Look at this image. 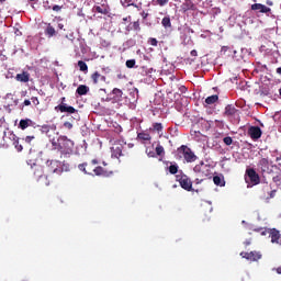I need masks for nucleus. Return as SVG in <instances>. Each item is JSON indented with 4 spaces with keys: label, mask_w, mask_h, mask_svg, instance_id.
<instances>
[{
    "label": "nucleus",
    "mask_w": 281,
    "mask_h": 281,
    "mask_svg": "<svg viewBox=\"0 0 281 281\" xmlns=\"http://www.w3.org/2000/svg\"><path fill=\"white\" fill-rule=\"evenodd\" d=\"M178 154L180 157H183L184 161L187 164H194L196 161L198 157L194 155V151L187 145H182L178 148Z\"/></svg>",
    "instance_id": "f03ea898"
},
{
    "label": "nucleus",
    "mask_w": 281,
    "mask_h": 281,
    "mask_svg": "<svg viewBox=\"0 0 281 281\" xmlns=\"http://www.w3.org/2000/svg\"><path fill=\"white\" fill-rule=\"evenodd\" d=\"M50 144L54 150L60 153V157H69V155H74L75 143L66 135H60L57 139H50Z\"/></svg>",
    "instance_id": "f257e3e1"
},
{
    "label": "nucleus",
    "mask_w": 281,
    "mask_h": 281,
    "mask_svg": "<svg viewBox=\"0 0 281 281\" xmlns=\"http://www.w3.org/2000/svg\"><path fill=\"white\" fill-rule=\"evenodd\" d=\"M111 150H112V157H115V159H120V157H122V145L120 144L113 145Z\"/></svg>",
    "instance_id": "aec40b11"
},
{
    "label": "nucleus",
    "mask_w": 281,
    "mask_h": 281,
    "mask_svg": "<svg viewBox=\"0 0 281 281\" xmlns=\"http://www.w3.org/2000/svg\"><path fill=\"white\" fill-rule=\"evenodd\" d=\"M64 128H67L68 131H71V128H74V124H71V122H65L64 123Z\"/></svg>",
    "instance_id": "37998d69"
},
{
    "label": "nucleus",
    "mask_w": 281,
    "mask_h": 281,
    "mask_svg": "<svg viewBox=\"0 0 281 281\" xmlns=\"http://www.w3.org/2000/svg\"><path fill=\"white\" fill-rule=\"evenodd\" d=\"M60 170H61V172H69V164H67L65 161L61 162Z\"/></svg>",
    "instance_id": "4c0bfd02"
},
{
    "label": "nucleus",
    "mask_w": 281,
    "mask_h": 281,
    "mask_svg": "<svg viewBox=\"0 0 281 281\" xmlns=\"http://www.w3.org/2000/svg\"><path fill=\"white\" fill-rule=\"evenodd\" d=\"M32 139H34V136H26L24 138V142H26V144H31L32 143Z\"/></svg>",
    "instance_id": "49530a36"
},
{
    "label": "nucleus",
    "mask_w": 281,
    "mask_h": 281,
    "mask_svg": "<svg viewBox=\"0 0 281 281\" xmlns=\"http://www.w3.org/2000/svg\"><path fill=\"white\" fill-rule=\"evenodd\" d=\"M170 175H177L179 172V165L173 164L168 168Z\"/></svg>",
    "instance_id": "c756f323"
},
{
    "label": "nucleus",
    "mask_w": 281,
    "mask_h": 281,
    "mask_svg": "<svg viewBox=\"0 0 281 281\" xmlns=\"http://www.w3.org/2000/svg\"><path fill=\"white\" fill-rule=\"evenodd\" d=\"M274 179V181H278V177L277 178H273Z\"/></svg>",
    "instance_id": "0e129e2a"
},
{
    "label": "nucleus",
    "mask_w": 281,
    "mask_h": 281,
    "mask_svg": "<svg viewBox=\"0 0 281 281\" xmlns=\"http://www.w3.org/2000/svg\"><path fill=\"white\" fill-rule=\"evenodd\" d=\"M140 15L143 16L144 20L148 19V13H146L145 11H143Z\"/></svg>",
    "instance_id": "864d4df0"
},
{
    "label": "nucleus",
    "mask_w": 281,
    "mask_h": 281,
    "mask_svg": "<svg viewBox=\"0 0 281 281\" xmlns=\"http://www.w3.org/2000/svg\"><path fill=\"white\" fill-rule=\"evenodd\" d=\"M279 95L281 97V88L279 89Z\"/></svg>",
    "instance_id": "680f3d73"
},
{
    "label": "nucleus",
    "mask_w": 281,
    "mask_h": 281,
    "mask_svg": "<svg viewBox=\"0 0 281 281\" xmlns=\"http://www.w3.org/2000/svg\"><path fill=\"white\" fill-rule=\"evenodd\" d=\"M255 232H258L260 236H269V228H257Z\"/></svg>",
    "instance_id": "473e14b6"
},
{
    "label": "nucleus",
    "mask_w": 281,
    "mask_h": 281,
    "mask_svg": "<svg viewBox=\"0 0 281 281\" xmlns=\"http://www.w3.org/2000/svg\"><path fill=\"white\" fill-rule=\"evenodd\" d=\"M257 166H258L259 170H261V172H269V159L268 158H261Z\"/></svg>",
    "instance_id": "f3484780"
},
{
    "label": "nucleus",
    "mask_w": 281,
    "mask_h": 281,
    "mask_svg": "<svg viewBox=\"0 0 281 281\" xmlns=\"http://www.w3.org/2000/svg\"><path fill=\"white\" fill-rule=\"evenodd\" d=\"M241 258H245L246 260H250V262H258V260H260V258H262V254H260V251H250V252H246L243 251L240 252Z\"/></svg>",
    "instance_id": "6e6552de"
},
{
    "label": "nucleus",
    "mask_w": 281,
    "mask_h": 281,
    "mask_svg": "<svg viewBox=\"0 0 281 281\" xmlns=\"http://www.w3.org/2000/svg\"><path fill=\"white\" fill-rule=\"evenodd\" d=\"M93 175L95 177H111V175H113L112 170L105 169L101 166H98L93 169Z\"/></svg>",
    "instance_id": "f8f14e48"
},
{
    "label": "nucleus",
    "mask_w": 281,
    "mask_h": 281,
    "mask_svg": "<svg viewBox=\"0 0 281 281\" xmlns=\"http://www.w3.org/2000/svg\"><path fill=\"white\" fill-rule=\"evenodd\" d=\"M272 271H276L279 276H281V266L272 269Z\"/></svg>",
    "instance_id": "de8ad7c7"
},
{
    "label": "nucleus",
    "mask_w": 281,
    "mask_h": 281,
    "mask_svg": "<svg viewBox=\"0 0 281 281\" xmlns=\"http://www.w3.org/2000/svg\"><path fill=\"white\" fill-rule=\"evenodd\" d=\"M199 183H203V179L196 178V179H195V184L199 186Z\"/></svg>",
    "instance_id": "5fc2aeb1"
},
{
    "label": "nucleus",
    "mask_w": 281,
    "mask_h": 281,
    "mask_svg": "<svg viewBox=\"0 0 281 281\" xmlns=\"http://www.w3.org/2000/svg\"><path fill=\"white\" fill-rule=\"evenodd\" d=\"M223 142L226 146H232V144H234V139L232 138V136L224 137Z\"/></svg>",
    "instance_id": "f704fd0d"
},
{
    "label": "nucleus",
    "mask_w": 281,
    "mask_h": 281,
    "mask_svg": "<svg viewBox=\"0 0 281 281\" xmlns=\"http://www.w3.org/2000/svg\"><path fill=\"white\" fill-rule=\"evenodd\" d=\"M103 166H106V162H103Z\"/></svg>",
    "instance_id": "338daca9"
},
{
    "label": "nucleus",
    "mask_w": 281,
    "mask_h": 281,
    "mask_svg": "<svg viewBox=\"0 0 281 281\" xmlns=\"http://www.w3.org/2000/svg\"><path fill=\"white\" fill-rule=\"evenodd\" d=\"M15 80H16L18 82H30V72L23 71V72H21V74H18V75L15 76Z\"/></svg>",
    "instance_id": "6ab92c4d"
},
{
    "label": "nucleus",
    "mask_w": 281,
    "mask_h": 281,
    "mask_svg": "<svg viewBox=\"0 0 281 281\" xmlns=\"http://www.w3.org/2000/svg\"><path fill=\"white\" fill-rule=\"evenodd\" d=\"M78 67L80 69V71H89V66H87V63H85L83 60H79L78 61Z\"/></svg>",
    "instance_id": "c85d7f7f"
},
{
    "label": "nucleus",
    "mask_w": 281,
    "mask_h": 281,
    "mask_svg": "<svg viewBox=\"0 0 281 281\" xmlns=\"http://www.w3.org/2000/svg\"><path fill=\"white\" fill-rule=\"evenodd\" d=\"M277 74H279V76H281V67L277 68Z\"/></svg>",
    "instance_id": "4d7b16f0"
},
{
    "label": "nucleus",
    "mask_w": 281,
    "mask_h": 281,
    "mask_svg": "<svg viewBox=\"0 0 281 281\" xmlns=\"http://www.w3.org/2000/svg\"><path fill=\"white\" fill-rule=\"evenodd\" d=\"M177 181H179V184L182 188V190H187V192L194 191V189H192V180H190L188 176H177Z\"/></svg>",
    "instance_id": "20e7f679"
},
{
    "label": "nucleus",
    "mask_w": 281,
    "mask_h": 281,
    "mask_svg": "<svg viewBox=\"0 0 281 281\" xmlns=\"http://www.w3.org/2000/svg\"><path fill=\"white\" fill-rule=\"evenodd\" d=\"M158 43L159 42L155 37H149L148 38V44L151 45V47H157Z\"/></svg>",
    "instance_id": "e433bc0d"
},
{
    "label": "nucleus",
    "mask_w": 281,
    "mask_h": 281,
    "mask_svg": "<svg viewBox=\"0 0 281 281\" xmlns=\"http://www.w3.org/2000/svg\"><path fill=\"white\" fill-rule=\"evenodd\" d=\"M246 175L249 181L252 183V186H258V183H260V176L258 175V172H256V169L254 168L247 169Z\"/></svg>",
    "instance_id": "1a4fd4ad"
},
{
    "label": "nucleus",
    "mask_w": 281,
    "mask_h": 281,
    "mask_svg": "<svg viewBox=\"0 0 281 281\" xmlns=\"http://www.w3.org/2000/svg\"><path fill=\"white\" fill-rule=\"evenodd\" d=\"M76 93L79 95H87V93H89V86L80 85L77 88Z\"/></svg>",
    "instance_id": "5701e85b"
},
{
    "label": "nucleus",
    "mask_w": 281,
    "mask_h": 281,
    "mask_svg": "<svg viewBox=\"0 0 281 281\" xmlns=\"http://www.w3.org/2000/svg\"><path fill=\"white\" fill-rule=\"evenodd\" d=\"M133 30H135L136 32H139V30H142V27L139 26V21L133 23Z\"/></svg>",
    "instance_id": "79ce46f5"
},
{
    "label": "nucleus",
    "mask_w": 281,
    "mask_h": 281,
    "mask_svg": "<svg viewBox=\"0 0 281 281\" xmlns=\"http://www.w3.org/2000/svg\"><path fill=\"white\" fill-rule=\"evenodd\" d=\"M145 153H146L147 157H151V158L157 157V154L151 148H146Z\"/></svg>",
    "instance_id": "72a5a7b5"
},
{
    "label": "nucleus",
    "mask_w": 281,
    "mask_h": 281,
    "mask_svg": "<svg viewBox=\"0 0 281 281\" xmlns=\"http://www.w3.org/2000/svg\"><path fill=\"white\" fill-rule=\"evenodd\" d=\"M134 8H136L137 10H139V5H137V4H136V7H134Z\"/></svg>",
    "instance_id": "e2e57ef3"
},
{
    "label": "nucleus",
    "mask_w": 281,
    "mask_h": 281,
    "mask_svg": "<svg viewBox=\"0 0 281 281\" xmlns=\"http://www.w3.org/2000/svg\"><path fill=\"white\" fill-rule=\"evenodd\" d=\"M213 183H215V186H220L222 188H223V186H225V181H223V179L220 176L213 177Z\"/></svg>",
    "instance_id": "cd10ccee"
},
{
    "label": "nucleus",
    "mask_w": 281,
    "mask_h": 281,
    "mask_svg": "<svg viewBox=\"0 0 281 281\" xmlns=\"http://www.w3.org/2000/svg\"><path fill=\"white\" fill-rule=\"evenodd\" d=\"M193 171L195 175H199V177H210V165L201 161L200 164L195 165L193 168Z\"/></svg>",
    "instance_id": "7ed1b4c3"
},
{
    "label": "nucleus",
    "mask_w": 281,
    "mask_h": 281,
    "mask_svg": "<svg viewBox=\"0 0 281 281\" xmlns=\"http://www.w3.org/2000/svg\"><path fill=\"white\" fill-rule=\"evenodd\" d=\"M244 245H245V247H249V245H251V239H246L244 241Z\"/></svg>",
    "instance_id": "3c124183"
},
{
    "label": "nucleus",
    "mask_w": 281,
    "mask_h": 281,
    "mask_svg": "<svg viewBox=\"0 0 281 281\" xmlns=\"http://www.w3.org/2000/svg\"><path fill=\"white\" fill-rule=\"evenodd\" d=\"M61 104H65V97L61 98Z\"/></svg>",
    "instance_id": "052dcab7"
},
{
    "label": "nucleus",
    "mask_w": 281,
    "mask_h": 281,
    "mask_svg": "<svg viewBox=\"0 0 281 281\" xmlns=\"http://www.w3.org/2000/svg\"><path fill=\"white\" fill-rule=\"evenodd\" d=\"M91 80L93 85H99V82H106V77L104 75L99 74L98 71H94L91 75Z\"/></svg>",
    "instance_id": "dca6fc26"
},
{
    "label": "nucleus",
    "mask_w": 281,
    "mask_h": 281,
    "mask_svg": "<svg viewBox=\"0 0 281 281\" xmlns=\"http://www.w3.org/2000/svg\"><path fill=\"white\" fill-rule=\"evenodd\" d=\"M93 166H98V159H92L91 164L82 162L78 165V169L83 172L85 175H92L93 176Z\"/></svg>",
    "instance_id": "39448f33"
},
{
    "label": "nucleus",
    "mask_w": 281,
    "mask_h": 281,
    "mask_svg": "<svg viewBox=\"0 0 281 281\" xmlns=\"http://www.w3.org/2000/svg\"><path fill=\"white\" fill-rule=\"evenodd\" d=\"M191 56H193L194 58H196L199 56V54L196 53V49L191 50Z\"/></svg>",
    "instance_id": "8fccbe9b"
},
{
    "label": "nucleus",
    "mask_w": 281,
    "mask_h": 281,
    "mask_svg": "<svg viewBox=\"0 0 281 281\" xmlns=\"http://www.w3.org/2000/svg\"><path fill=\"white\" fill-rule=\"evenodd\" d=\"M55 109L57 111H60V113H70V114L78 113V110H76V108L71 105H67V103H60Z\"/></svg>",
    "instance_id": "ddd939ff"
},
{
    "label": "nucleus",
    "mask_w": 281,
    "mask_h": 281,
    "mask_svg": "<svg viewBox=\"0 0 281 281\" xmlns=\"http://www.w3.org/2000/svg\"><path fill=\"white\" fill-rule=\"evenodd\" d=\"M31 102H33V104H34L35 106H38V105L41 104V102L38 101V98H36V97H33V98L31 99Z\"/></svg>",
    "instance_id": "c03bdc74"
},
{
    "label": "nucleus",
    "mask_w": 281,
    "mask_h": 281,
    "mask_svg": "<svg viewBox=\"0 0 281 281\" xmlns=\"http://www.w3.org/2000/svg\"><path fill=\"white\" fill-rule=\"evenodd\" d=\"M101 7L94 5L93 10L98 12V14H109V4H106V0H101Z\"/></svg>",
    "instance_id": "2eb2a0df"
},
{
    "label": "nucleus",
    "mask_w": 281,
    "mask_h": 281,
    "mask_svg": "<svg viewBox=\"0 0 281 281\" xmlns=\"http://www.w3.org/2000/svg\"><path fill=\"white\" fill-rule=\"evenodd\" d=\"M3 1H5V0H0V3H3Z\"/></svg>",
    "instance_id": "69168bd1"
},
{
    "label": "nucleus",
    "mask_w": 281,
    "mask_h": 281,
    "mask_svg": "<svg viewBox=\"0 0 281 281\" xmlns=\"http://www.w3.org/2000/svg\"><path fill=\"white\" fill-rule=\"evenodd\" d=\"M124 5L126 8H130V5H133V8H137V4L133 3V0H125Z\"/></svg>",
    "instance_id": "a19ab883"
},
{
    "label": "nucleus",
    "mask_w": 281,
    "mask_h": 281,
    "mask_svg": "<svg viewBox=\"0 0 281 281\" xmlns=\"http://www.w3.org/2000/svg\"><path fill=\"white\" fill-rule=\"evenodd\" d=\"M146 74H153V68H149L148 71H146Z\"/></svg>",
    "instance_id": "13d9d810"
},
{
    "label": "nucleus",
    "mask_w": 281,
    "mask_h": 281,
    "mask_svg": "<svg viewBox=\"0 0 281 281\" xmlns=\"http://www.w3.org/2000/svg\"><path fill=\"white\" fill-rule=\"evenodd\" d=\"M153 128L154 131H156L157 133H161V131H164V125L161 123H154L153 124Z\"/></svg>",
    "instance_id": "2f4dec72"
},
{
    "label": "nucleus",
    "mask_w": 281,
    "mask_h": 281,
    "mask_svg": "<svg viewBox=\"0 0 281 281\" xmlns=\"http://www.w3.org/2000/svg\"><path fill=\"white\" fill-rule=\"evenodd\" d=\"M265 190H267V192H269L270 187H269V186H266V187H265Z\"/></svg>",
    "instance_id": "bf43d9fd"
},
{
    "label": "nucleus",
    "mask_w": 281,
    "mask_h": 281,
    "mask_svg": "<svg viewBox=\"0 0 281 281\" xmlns=\"http://www.w3.org/2000/svg\"><path fill=\"white\" fill-rule=\"evenodd\" d=\"M170 0H156V5H160V8H164V5H168V2Z\"/></svg>",
    "instance_id": "ea45409f"
},
{
    "label": "nucleus",
    "mask_w": 281,
    "mask_h": 281,
    "mask_svg": "<svg viewBox=\"0 0 281 281\" xmlns=\"http://www.w3.org/2000/svg\"><path fill=\"white\" fill-rule=\"evenodd\" d=\"M248 135L254 140L260 139V137H262V130L260 127H258V126H250L248 128Z\"/></svg>",
    "instance_id": "9b49d317"
},
{
    "label": "nucleus",
    "mask_w": 281,
    "mask_h": 281,
    "mask_svg": "<svg viewBox=\"0 0 281 281\" xmlns=\"http://www.w3.org/2000/svg\"><path fill=\"white\" fill-rule=\"evenodd\" d=\"M53 10H54V12H60V10H63V7H60V5H58V4H55V5L53 7Z\"/></svg>",
    "instance_id": "a18cd8bd"
},
{
    "label": "nucleus",
    "mask_w": 281,
    "mask_h": 281,
    "mask_svg": "<svg viewBox=\"0 0 281 281\" xmlns=\"http://www.w3.org/2000/svg\"><path fill=\"white\" fill-rule=\"evenodd\" d=\"M195 192H199V190H195Z\"/></svg>",
    "instance_id": "774afa93"
},
{
    "label": "nucleus",
    "mask_w": 281,
    "mask_h": 281,
    "mask_svg": "<svg viewBox=\"0 0 281 281\" xmlns=\"http://www.w3.org/2000/svg\"><path fill=\"white\" fill-rule=\"evenodd\" d=\"M23 104H24V106H30V104H32V101L26 99V100H24Z\"/></svg>",
    "instance_id": "603ef678"
},
{
    "label": "nucleus",
    "mask_w": 281,
    "mask_h": 281,
    "mask_svg": "<svg viewBox=\"0 0 281 281\" xmlns=\"http://www.w3.org/2000/svg\"><path fill=\"white\" fill-rule=\"evenodd\" d=\"M138 139H142V142H150L153 139V136L150 134L140 132L137 134Z\"/></svg>",
    "instance_id": "393cba45"
},
{
    "label": "nucleus",
    "mask_w": 281,
    "mask_h": 281,
    "mask_svg": "<svg viewBox=\"0 0 281 281\" xmlns=\"http://www.w3.org/2000/svg\"><path fill=\"white\" fill-rule=\"evenodd\" d=\"M182 12H188L189 10H195L194 2L192 0H184V2L181 4Z\"/></svg>",
    "instance_id": "412c9836"
},
{
    "label": "nucleus",
    "mask_w": 281,
    "mask_h": 281,
    "mask_svg": "<svg viewBox=\"0 0 281 281\" xmlns=\"http://www.w3.org/2000/svg\"><path fill=\"white\" fill-rule=\"evenodd\" d=\"M127 69H133V67H135V59H128L125 63Z\"/></svg>",
    "instance_id": "58836bf2"
},
{
    "label": "nucleus",
    "mask_w": 281,
    "mask_h": 281,
    "mask_svg": "<svg viewBox=\"0 0 281 281\" xmlns=\"http://www.w3.org/2000/svg\"><path fill=\"white\" fill-rule=\"evenodd\" d=\"M13 146L18 150V153H21L23 150V145L19 144V138H13Z\"/></svg>",
    "instance_id": "7c9ffc66"
},
{
    "label": "nucleus",
    "mask_w": 281,
    "mask_h": 281,
    "mask_svg": "<svg viewBox=\"0 0 281 281\" xmlns=\"http://www.w3.org/2000/svg\"><path fill=\"white\" fill-rule=\"evenodd\" d=\"M276 190L270 191L269 199H273V196H276Z\"/></svg>",
    "instance_id": "09e8293b"
},
{
    "label": "nucleus",
    "mask_w": 281,
    "mask_h": 281,
    "mask_svg": "<svg viewBox=\"0 0 281 281\" xmlns=\"http://www.w3.org/2000/svg\"><path fill=\"white\" fill-rule=\"evenodd\" d=\"M164 153H165L164 146L157 145V147H156V155H157L158 157H161V155H164Z\"/></svg>",
    "instance_id": "c9c22d12"
},
{
    "label": "nucleus",
    "mask_w": 281,
    "mask_h": 281,
    "mask_svg": "<svg viewBox=\"0 0 281 281\" xmlns=\"http://www.w3.org/2000/svg\"><path fill=\"white\" fill-rule=\"evenodd\" d=\"M44 34L48 38H52V37L56 36L57 32H56V29L52 25V23H46V29L44 31Z\"/></svg>",
    "instance_id": "a211bd4d"
},
{
    "label": "nucleus",
    "mask_w": 281,
    "mask_h": 281,
    "mask_svg": "<svg viewBox=\"0 0 281 281\" xmlns=\"http://www.w3.org/2000/svg\"><path fill=\"white\" fill-rule=\"evenodd\" d=\"M112 95H113L112 100L114 102H119V103L120 102H125V104L131 102V100H128V98L124 97V92L121 89H119V88H114L112 90Z\"/></svg>",
    "instance_id": "423d86ee"
},
{
    "label": "nucleus",
    "mask_w": 281,
    "mask_h": 281,
    "mask_svg": "<svg viewBox=\"0 0 281 281\" xmlns=\"http://www.w3.org/2000/svg\"><path fill=\"white\" fill-rule=\"evenodd\" d=\"M161 25H162V27H165V30L172 27V22L170 21V16H165L161 20Z\"/></svg>",
    "instance_id": "a878e982"
},
{
    "label": "nucleus",
    "mask_w": 281,
    "mask_h": 281,
    "mask_svg": "<svg viewBox=\"0 0 281 281\" xmlns=\"http://www.w3.org/2000/svg\"><path fill=\"white\" fill-rule=\"evenodd\" d=\"M250 10H252L254 12H260L261 14H269V12H271V8L262 3L251 4Z\"/></svg>",
    "instance_id": "9d476101"
},
{
    "label": "nucleus",
    "mask_w": 281,
    "mask_h": 281,
    "mask_svg": "<svg viewBox=\"0 0 281 281\" xmlns=\"http://www.w3.org/2000/svg\"><path fill=\"white\" fill-rule=\"evenodd\" d=\"M47 168L49 172H53L54 175H63V169H60L61 162L58 160H48Z\"/></svg>",
    "instance_id": "0eeeda50"
},
{
    "label": "nucleus",
    "mask_w": 281,
    "mask_h": 281,
    "mask_svg": "<svg viewBox=\"0 0 281 281\" xmlns=\"http://www.w3.org/2000/svg\"><path fill=\"white\" fill-rule=\"evenodd\" d=\"M30 126H32V120L30 119L21 120L19 123V128H21V131H25V128Z\"/></svg>",
    "instance_id": "b1692460"
},
{
    "label": "nucleus",
    "mask_w": 281,
    "mask_h": 281,
    "mask_svg": "<svg viewBox=\"0 0 281 281\" xmlns=\"http://www.w3.org/2000/svg\"><path fill=\"white\" fill-rule=\"evenodd\" d=\"M205 102H206L207 104H216V102H218V94H213V95H211V97H207V98L205 99Z\"/></svg>",
    "instance_id": "bb28decb"
},
{
    "label": "nucleus",
    "mask_w": 281,
    "mask_h": 281,
    "mask_svg": "<svg viewBox=\"0 0 281 281\" xmlns=\"http://www.w3.org/2000/svg\"><path fill=\"white\" fill-rule=\"evenodd\" d=\"M57 27H58V30H64L65 25H64L63 23H59V24L57 25Z\"/></svg>",
    "instance_id": "6e6d98bb"
},
{
    "label": "nucleus",
    "mask_w": 281,
    "mask_h": 281,
    "mask_svg": "<svg viewBox=\"0 0 281 281\" xmlns=\"http://www.w3.org/2000/svg\"><path fill=\"white\" fill-rule=\"evenodd\" d=\"M224 113L227 117H233V115H236V113H238V110L233 104H228L226 105Z\"/></svg>",
    "instance_id": "4be33fe9"
},
{
    "label": "nucleus",
    "mask_w": 281,
    "mask_h": 281,
    "mask_svg": "<svg viewBox=\"0 0 281 281\" xmlns=\"http://www.w3.org/2000/svg\"><path fill=\"white\" fill-rule=\"evenodd\" d=\"M31 170H32V173L35 177V179H41L43 177V175L45 173L43 166H41L38 164H33L31 166Z\"/></svg>",
    "instance_id": "4468645a"
}]
</instances>
